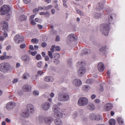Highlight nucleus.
Returning a JSON list of instances; mask_svg holds the SVG:
<instances>
[{
  "instance_id": "nucleus-45",
  "label": "nucleus",
  "mask_w": 125,
  "mask_h": 125,
  "mask_svg": "<svg viewBox=\"0 0 125 125\" xmlns=\"http://www.w3.org/2000/svg\"><path fill=\"white\" fill-rule=\"evenodd\" d=\"M101 117V116H100L99 115H96V116L95 117L94 120H98L100 119Z\"/></svg>"
},
{
  "instance_id": "nucleus-28",
  "label": "nucleus",
  "mask_w": 125,
  "mask_h": 125,
  "mask_svg": "<svg viewBox=\"0 0 125 125\" xmlns=\"http://www.w3.org/2000/svg\"><path fill=\"white\" fill-rule=\"evenodd\" d=\"M82 88L84 91H86L88 90L90 88V86L88 85H85L83 86Z\"/></svg>"
},
{
  "instance_id": "nucleus-18",
  "label": "nucleus",
  "mask_w": 125,
  "mask_h": 125,
  "mask_svg": "<svg viewBox=\"0 0 125 125\" xmlns=\"http://www.w3.org/2000/svg\"><path fill=\"white\" fill-rule=\"evenodd\" d=\"M113 107V105L111 103H107L105 104L104 108L105 110L108 111L111 109Z\"/></svg>"
},
{
  "instance_id": "nucleus-1",
  "label": "nucleus",
  "mask_w": 125,
  "mask_h": 125,
  "mask_svg": "<svg viewBox=\"0 0 125 125\" xmlns=\"http://www.w3.org/2000/svg\"><path fill=\"white\" fill-rule=\"evenodd\" d=\"M13 68L10 64L7 62L1 63L0 64V71L2 73H6L10 71Z\"/></svg>"
},
{
  "instance_id": "nucleus-57",
  "label": "nucleus",
  "mask_w": 125,
  "mask_h": 125,
  "mask_svg": "<svg viewBox=\"0 0 125 125\" xmlns=\"http://www.w3.org/2000/svg\"><path fill=\"white\" fill-rule=\"evenodd\" d=\"M45 60L46 61H48L49 60V58L48 56H46L45 57Z\"/></svg>"
},
{
  "instance_id": "nucleus-35",
  "label": "nucleus",
  "mask_w": 125,
  "mask_h": 125,
  "mask_svg": "<svg viewBox=\"0 0 125 125\" xmlns=\"http://www.w3.org/2000/svg\"><path fill=\"white\" fill-rule=\"evenodd\" d=\"M76 10L77 13L81 16H83L84 15V13L80 10L79 9H77Z\"/></svg>"
},
{
  "instance_id": "nucleus-17",
  "label": "nucleus",
  "mask_w": 125,
  "mask_h": 125,
  "mask_svg": "<svg viewBox=\"0 0 125 125\" xmlns=\"http://www.w3.org/2000/svg\"><path fill=\"white\" fill-rule=\"evenodd\" d=\"M31 88L28 85L25 84L23 86L22 89L23 91L25 92H29L31 90Z\"/></svg>"
},
{
  "instance_id": "nucleus-34",
  "label": "nucleus",
  "mask_w": 125,
  "mask_h": 125,
  "mask_svg": "<svg viewBox=\"0 0 125 125\" xmlns=\"http://www.w3.org/2000/svg\"><path fill=\"white\" fill-rule=\"evenodd\" d=\"M101 15L99 13H96L94 15V17L96 18H98L101 16Z\"/></svg>"
},
{
  "instance_id": "nucleus-36",
  "label": "nucleus",
  "mask_w": 125,
  "mask_h": 125,
  "mask_svg": "<svg viewBox=\"0 0 125 125\" xmlns=\"http://www.w3.org/2000/svg\"><path fill=\"white\" fill-rule=\"evenodd\" d=\"M93 82V80L90 79H87L86 83L89 84H91Z\"/></svg>"
},
{
  "instance_id": "nucleus-56",
  "label": "nucleus",
  "mask_w": 125,
  "mask_h": 125,
  "mask_svg": "<svg viewBox=\"0 0 125 125\" xmlns=\"http://www.w3.org/2000/svg\"><path fill=\"white\" fill-rule=\"evenodd\" d=\"M37 26L38 27V29H41L43 28V26L42 25L40 24H38L37 25Z\"/></svg>"
},
{
  "instance_id": "nucleus-53",
  "label": "nucleus",
  "mask_w": 125,
  "mask_h": 125,
  "mask_svg": "<svg viewBox=\"0 0 125 125\" xmlns=\"http://www.w3.org/2000/svg\"><path fill=\"white\" fill-rule=\"evenodd\" d=\"M41 45L43 47H44L46 46L47 44L45 42H44L42 43Z\"/></svg>"
},
{
  "instance_id": "nucleus-10",
  "label": "nucleus",
  "mask_w": 125,
  "mask_h": 125,
  "mask_svg": "<svg viewBox=\"0 0 125 125\" xmlns=\"http://www.w3.org/2000/svg\"><path fill=\"white\" fill-rule=\"evenodd\" d=\"M85 68L84 67L80 68L78 70L77 73L79 76H83L86 72Z\"/></svg>"
},
{
  "instance_id": "nucleus-60",
  "label": "nucleus",
  "mask_w": 125,
  "mask_h": 125,
  "mask_svg": "<svg viewBox=\"0 0 125 125\" xmlns=\"http://www.w3.org/2000/svg\"><path fill=\"white\" fill-rule=\"evenodd\" d=\"M29 48L31 50H34L33 46L32 45H30L29 46Z\"/></svg>"
},
{
  "instance_id": "nucleus-15",
  "label": "nucleus",
  "mask_w": 125,
  "mask_h": 125,
  "mask_svg": "<svg viewBox=\"0 0 125 125\" xmlns=\"http://www.w3.org/2000/svg\"><path fill=\"white\" fill-rule=\"evenodd\" d=\"M73 83L74 86L78 87L82 85V83L79 79H76L73 80Z\"/></svg>"
},
{
  "instance_id": "nucleus-22",
  "label": "nucleus",
  "mask_w": 125,
  "mask_h": 125,
  "mask_svg": "<svg viewBox=\"0 0 125 125\" xmlns=\"http://www.w3.org/2000/svg\"><path fill=\"white\" fill-rule=\"evenodd\" d=\"M54 78L50 76H46L44 79V81L46 82H52Z\"/></svg>"
},
{
  "instance_id": "nucleus-40",
  "label": "nucleus",
  "mask_w": 125,
  "mask_h": 125,
  "mask_svg": "<svg viewBox=\"0 0 125 125\" xmlns=\"http://www.w3.org/2000/svg\"><path fill=\"white\" fill-rule=\"evenodd\" d=\"M52 54V53L51 51H48V55L51 59L53 58Z\"/></svg>"
},
{
  "instance_id": "nucleus-64",
  "label": "nucleus",
  "mask_w": 125,
  "mask_h": 125,
  "mask_svg": "<svg viewBox=\"0 0 125 125\" xmlns=\"http://www.w3.org/2000/svg\"><path fill=\"white\" fill-rule=\"evenodd\" d=\"M96 97V96L94 94L92 95L91 96V98L92 99H94Z\"/></svg>"
},
{
  "instance_id": "nucleus-7",
  "label": "nucleus",
  "mask_w": 125,
  "mask_h": 125,
  "mask_svg": "<svg viewBox=\"0 0 125 125\" xmlns=\"http://www.w3.org/2000/svg\"><path fill=\"white\" fill-rule=\"evenodd\" d=\"M14 40L15 42H16L17 40H18V43H21L24 41L23 37L22 35L18 34L14 36Z\"/></svg>"
},
{
  "instance_id": "nucleus-13",
  "label": "nucleus",
  "mask_w": 125,
  "mask_h": 125,
  "mask_svg": "<svg viewBox=\"0 0 125 125\" xmlns=\"http://www.w3.org/2000/svg\"><path fill=\"white\" fill-rule=\"evenodd\" d=\"M68 39L71 41H75L77 40V37L73 33L69 34L68 36Z\"/></svg>"
},
{
  "instance_id": "nucleus-19",
  "label": "nucleus",
  "mask_w": 125,
  "mask_h": 125,
  "mask_svg": "<svg viewBox=\"0 0 125 125\" xmlns=\"http://www.w3.org/2000/svg\"><path fill=\"white\" fill-rule=\"evenodd\" d=\"M98 68L99 71L100 72H103L104 69V65L102 62H100L98 63Z\"/></svg>"
},
{
  "instance_id": "nucleus-42",
  "label": "nucleus",
  "mask_w": 125,
  "mask_h": 125,
  "mask_svg": "<svg viewBox=\"0 0 125 125\" xmlns=\"http://www.w3.org/2000/svg\"><path fill=\"white\" fill-rule=\"evenodd\" d=\"M106 49V47L105 46H104L101 47L99 49V51L100 52H104L105 51Z\"/></svg>"
},
{
  "instance_id": "nucleus-9",
  "label": "nucleus",
  "mask_w": 125,
  "mask_h": 125,
  "mask_svg": "<svg viewBox=\"0 0 125 125\" xmlns=\"http://www.w3.org/2000/svg\"><path fill=\"white\" fill-rule=\"evenodd\" d=\"M50 106V104L48 102L43 103L41 106L43 110L45 111L48 110L49 109Z\"/></svg>"
},
{
  "instance_id": "nucleus-23",
  "label": "nucleus",
  "mask_w": 125,
  "mask_h": 125,
  "mask_svg": "<svg viewBox=\"0 0 125 125\" xmlns=\"http://www.w3.org/2000/svg\"><path fill=\"white\" fill-rule=\"evenodd\" d=\"M54 122L56 125H62V121L60 119H55L54 120Z\"/></svg>"
},
{
  "instance_id": "nucleus-30",
  "label": "nucleus",
  "mask_w": 125,
  "mask_h": 125,
  "mask_svg": "<svg viewBox=\"0 0 125 125\" xmlns=\"http://www.w3.org/2000/svg\"><path fill=\"white\" fill-rule=\"evenodd\" d=\"M52 5H50L46 6L44 7V10H48L52 8Z\"/></svg>"
},
{
  "instance_id": "nucleus-44",
  "label": "nucleus",
  "mask_w": 125,
  "mask_h": 125,
  "mask_svg": "<svg viewBox=\"0 0 125 125\" xmlns=\"http://www.w3.org/2000/svg\"><path fill=\"white\" fill-rule=\"evenodd\" d=\"M55 56L54 57V58H55V59H58L60 57V55L58 54H55Z\"/></svg>"
},
{
  "instance_id": "nucleus-6",
  "label": "nucleus",
  "mask_w": 125,
  "mask_h": 125,
  "mask_svg": "<svg viewBox=\"0 0 125 125\" xmlns=\"http://www.w3.org/2000/svg\"><path fill=\"white\" fill-rule=\"evenodd\" d=\"M88 100L86 97H82L79 98L78 101V104L80 106H84L88 103Z\"/></svg>"
},
{
  "instance_id": "nucleus-26",
  "label": "nucleus",
  "mask_w": 125,
  "mask_h": 125,
  "mask_svg": "<svg viewBox=\"0 0 125 125\" xmlns=\"http://www.w3.org/2000/svg\"><path fill=\"white\" fill-rule=\"evenodd\" d=\"M27 18V17L25 15H21L19 18L20 21H22L25 20Z\"/></svg>"
},
{
  "instance_id": "nucleus-20",
  "label": "nucleus",
  "mask_w": 125,
  "mask_h": 125,
  "mask_svg": "<svg viewBox=\"0 0 125 125\" xmlns=\"http://www.w3.org/2000/svg\"><path fill=\"white\" fill-rule=\"evenodd\" d=\"M3 28L2 29V30L5 31H6L8 30V23L6 21H4L2 25Z\"/></svg>"
},
{
  "instance_id": "nucleus-61",
  "label": "nucleus",
  "mask_w": 125,
  "mask_h": 125,
  "mask_svg": "<svg viewBox=\"0 0 125 125\" xmlns=\"http://www.w3.org/2000/svg\"><path fill=\"white\" fill-rule=\"evenodd\" d=\"M68 64H69L70 66H71L72 64V60L71 59H70L68 61Z\"/></svg>"
},
{
  "instance_id": "nucleus-55",
  "label": "nucleus",
  "mask_w": 125,
  "mask_h": 125,
  "mask_svg": "<svg viewBox=\"0 0 125 125\" xmlns=\"http://www.w3.org/2000/svg\"><path fill=\"white\" fill-rule=\"evenodd\" d=\"M49 95V94L47 93H45L44 94V96L46 98L48 97Z\"/></svg>"
},
{
  "instance_id": "nucleus-39",
  "label": "nucleus",
  "mask_w": 125,
  "mask_h": 125,
  "mask_svg": "<svg viewBox=\"0 0 125 125\" xmlns=\"http://www.w3.org/2000/svg\"><path fill=\"white\" fill-rule=\"evenodd\" d=\"M31 41V42L34 43H37L38 42V40L36 39H33Z\"/></svg>"
},
{
  "instance_id": "nucleus-47",
  "label": "nucleus",
  "mask_w": 125,
  "mask_h": 125,
  "mask_svg": "<svg viewBox=\"0 0 125 125\" xmlns=\"http://www.w3.org/2000/svg\"><path fill=\"white\" fill-rule=\"evenodd\" d=\"M33 94L35 95H38L39 94V92L36 90L34 91L33 92Z\"/></svg>"
},
{
  "instance_id": "nucleus-48",
  "label": "nucleus",
  "mask_w": 125,
  "mask_h": 125,
  "mask_svg": "<svg viewBox=\"0 0 125 125\" xmlns=\"http://www.w3.org/2000/svg\"><path fill=\"white\" fill-rule=\"evenodd\" d=\"M60 47L58 46H57L55 48V50L56 51H59L60 50Z\"/></svg>"
},
{
  "instance_id": "nucleus-12",
  "label": "nucleus",
  "mask_w": 125,
  "mask_h": 125,
  "mask_svg": "<svg viewBox=\"0 0 125 125\" xmlns=\"http://www.w3.org/2000/svg\"><path fill=\"white\" fill-rule=\"evenodd\" d=\"M15 106V104L14 102H10L7 104L6 108L7 110H10L12 109Z\"/></svg>"
},
{
  "instance_id": "nucleus-32",
  "label": "nucleus",
  "mask_w": 125,
  "mask_h": 125,
  "mask_svg": "<svg viewBox=\"0 0 125 125\" xmlns=\"http://www.w3.org/2000/svg\"><path fill=\"white\" fill-rule=\"evenodd\" d=\"M89 108L90 110H94L95 108V107L94 104H90L89 105Z\"/></svg>"
},
{
  "instance_id": "nucleus-63",
  "label": "nucleus",
  "mask_w": 125,
  "mask_h": 125,
  "mask_svg": "<svg viewBox=\"0 0 125 125\" xmlns=\"http://www.w3.org/2000/svg\"><path fill=\"white\" fill-rule=\"evenodd\" d=\"M94 102L96 104H98L99 102V100L98 99H96L94 100Z\"/></svg>"
},
{
  "instance_id": "nucleus-50",
  "label": "nucleus",
  "mask_w": 125,
  "mask_h": 125,
  "mask_svg": "<svg viewBox=\"0 0 125 125\" xmlns=\"http://www.w3.org/2000/svg\"><path fill=\"white\" fill-rule=\"evenodd\" d=\"M54 62L56 64H58L60 63V61L58 60L55 59L54 61Z\"/></svg>"
},
{
  "instance_id": "nucleus-25",
  "label": "nucleus",
  "mask_w": 125,
  "mask_h": 125,
  "mask_svg": "<svg viewBox=\"0 0 125 125\" xmlns=\"http://www.w3.org/2000/svg\"><path fill=\"white\" fill-rule=\"evenodd\" d=\"M104 6L102 4L99 3L98 6L96 8V10L97 11H100L103 8Z\"/></svg>"
},
{
  "instance_id": "nucleus-54",
  "label": "nucleus",
  "mask_w": 125,
  "mask_h": 125,
  "mask_svg": "<svg viewBox=\"0 0 125 125\" xmlns=\"http://www.w3.org/2000/svg\"><path fill=\"white\" fill-rule=\"evenodd\" d=\"M5 59V56H0V59L1 60H3Z\"/></svg>"
},
{
  "instance_id": "nucleus-49",
  "label": "nucleus",
  "mask_w": 125,
  "mask_h": 125,
  "mask_svg": "<svg viewBox=\"0 0 125 125\" xmlns=\"http://www.w3.org/2000/svg\"><path fill=\"white\" fill-rule=\"evenodd\" d=\"M55 48V46L54 45H52L51 48H50V50L52 52H53L54 51V48Z\"/></svg>"
},
{
  "instance_id": "nucleus-2",
  "label": "nucleus",
  "mask_w": 125,
  "mask_h": 125,
  "mask_svg": "<svg viewBox=\"0 0 125 125\" xmlns=\"http://www.w3.org/2000/svg\"><path fill=\"white\" fill-rule=\"evenodd\" d=\"M52 109L54 113V116L55 118L59 117L61 118L63 116V114L60 111V109L58 106L56 104H54L52 107Z\"/></svg>"
},
{
  "instance_id": "nucleus-37",
  "label": "nucleus",
  "mask_w": 125,
  "mask_h": 125,
  "mask_svg": "<svg viewBox=\"0 0 125 125\" xmlns=\"http://www.w3.org/2000/svg\"><path fill=\"white\" fill-rule=\"evenodd\" d=\"M42 57L40 54H37L36 57L35 59L37 60H39L41 59Z\"/></svg>"
},
{
  "instance_id": "nucleus-14",
  "label": "nucleus",
  "mask_w": 125,
  "mask_h": 125,
  "mask_svg": "<svg viewBox=\"0 0 125 125\" xmlns=\"http://www.w3.org/2000/svg\"><path fill=\"white\" fill-rule=\"evenodd\" d=\"M27 112H29V113L31 114L33 113L34 109L33 106L31 104H28L27 105Z\"/></svg>"
},
{
  "instance_id": "nucleus-51",
  "label": "nucleus",
  "mask_w": 125,
  "mask_h": 125,
  "mask_svg": "<svg viewBox=\"0 0 125 125\" xmlns=\"http://www.w3.org/2000/svg\"><path fill=\"white\" fill-rule=\"evenodd\" d=\"M24 2L26 4H27L30 3L31 2V0H23Z\"/></svg>"
},
{
  "instance_id": "nucleus-8",
  "label": "nucleus",
  "mask_w": 125,
  "mask_h": 125,
  "mask_svg": "<svg viewBox=\"0 0 125 125\" xmlns=\"http://www.w3.org/2000/svg\"><path fill=\"white\" fill-rule=\"evenodd\" d=\"M42 119L45 123L48 125H50L53 121V118L51 117H43Z\"/></svg>"
},
{
  "instance_id": "nucleus-27",
  "label": "nucleus",
  "mask_w": 125,
  "mask_h": 125,
  "mask_svg": "<svg viewBox=\"0 0 125 125\" xmlns=\"http://www.w3.org/2000/svg\"><path fill=\"white\" fill-rule=\"evenodd\" d=\"M117 121L120 125H124V121L122 118L119 117L117 119Z\"/></svg>"
},
{
  "instance_id": "nucleus-58",
  "label": "nucleus",
  "mask_w": 125,
  "mask_h": 125,
  "mask_svg": "<svg viewBox=\"0 0 125 125\" xmlns=\"http://www.w3.org/2000/svg\"><path fill=\"white\" fill-rule=\"evenodd\" d=\"M31 24L32 25H35L36 24V23L33 20H31Z\"/></svg>"
},
{
  "instance_id": "nucleus-3",
  "label": "nucleus",
  "mask_w": 125,
  "mask_h": 125,
  "mask_svg": "<svg viewBox=\"0 0 125 125\" xmlns=\"http://www.w3.org/2000/svg\"><path fill=\"white\" fill-rule=\"evenodd\" d=\"M58 99L60 101L66 102L68 101L69 100L70 97L67 93H63L59 94Z\"/></svg>"
},
{
  "instance_id": "nucleus-43",
  "label": "nucleus",
  "mask_w": 125,
  "mask_h": 125,
  "mask_svg": "<svg viewBox=\"0 0 125 125\" xmlns=\"http://www.w3.org/2000/svg\"><path fill=\"white\" fill-rule=\"evenodd\" d=\"M40 15H46L48 14V15H49V12H41L40 13Z\"/></svg>"
},
{
  "instance_id": "nucleus-62",
  "label": "nucleus",
  "mask_w": 125,
  "mask_h": 125,
  "mask_svg": "<svg viewBox=\"0 0 125 125\" xmlns=\"http://www.w3.org/2000/svg\"><path fill=\"white\" fill-rule=\"evenodd\" d=\"M60 40L59 36H56V41H59Z\"/></svg>"
},
{
  "instance_id": "nucleus-29",
  "label": "nucleus",
  "mask_w": 125,
  "mask_h": 125,
  "mask_svg": "<svg viewBox=\"0 0 125 125\" xmlns=\"http://www.w3.org/2000/svg\"><path fill=\"white\" fill-rule=\"evenodd\" d=\"M109 123L110 125H115V121L114 119H111L109 121Z\"/></svg>"
},
{
  "instance_id": "nucleus-33",
  "label": "nucleus",
  "mask_w": 125,
  "mask_h": 125,
  "mask_svg": "<svg viewBox=\"0 0 125 125\" xmlns=\"http://www.w3.org/2000/svg\"><path fill=\"white\" fill-rule=\"evenodd\" d=\"M42 64V61H40L37 63L36 66L40 68L41 67Z\"/></svg>"
},
{
  "instance_id": "nucleus-5",
  "label": "nucleus",
  "mask_w": 125,
  "mask_h": 125,
  "mask_svg": "<svg viewBox=\"0 0 125 125\" xmlns=\"http://www.w3.org/2000/svg\"><path fill=\"white\" fill-rule=\"evenodd\" d=\"M10 11V8L9 5H3L0 9V14L1 15H5Z\"/></svg>"
},
{
  "instance_id": "nucleus-38",
  "label": "nucleus",
  "mask_w": 125,
  "mask_h": 125,
  "mask_svg": "<svg viewBox=\"0 0 125 125\" xmlns=\"http://www.w3.org/2000/svg\"><path fill=\"white\" fill-rule=\"evenodd\" d=\"M78 115V113L76 112H74L73 116V118L75 119H76Z\"/></svg>"
},
{
  "instance_id": "nucleus-52",
  "label": "nucleus",
  "mask_w": 125,
  "mask_h": 125,
  "mask_svg": "<svg viewBox=\"0 0 125 125\" xmlns=\"http://www.w3.org/2000/svg\"><path fill=\"white\" fill-rule=\"evenodd\" d=\"M37 52L36 51H35L33 52H32L31 53V54L32 56H34L37 54Z\"/></svg>"
},
{
  "instance_id": "nucleus-16",
  "label": "nucleus",
  "mask_w": 125,
  "mask_h": 125,
  "mask_svg": "<svg viewBox=\"0 0 125 125\" xmlns=\"http://www.w3.org/2000/svg\"><path fill=\"white\" fill-rule=\"evenodd\" d=\"M116 15L114 13H112L108 16V22L109 24L111 23L114 19L116 18Z\"/></svg>"
},
{
  "instance_id": "nucleus-21",
  "label": "nucleus",
  "mask_w": 125,
  "mask_h": 125,
  "mask_svg": "<svg viewBox=\"0 0 125 125\" xmlns=\"http://www.w3.org/2000/svg\"><path fill=\"white\" fill-rule=\"evenodd\" d=\"M21 116L23 117H28L30 115L29 112L26 110L23 111L21 113Z\"/></svg>"
},
{
  "instance_id": "nucleus-46",
  "label": "nucleus",
  "mask_w": 125,
  "mask_h": 125,
  "mask_svg": "<svg viewBox=\"0 0 125 125\" xmlns=\"http://www.w3.org/2000/svg\"><path fill=\"white\" fill-rule=\"evenodd\" d=\"M26 46V45L25 44H22L20 45V47L21 49H23Z\"/></svg>"
},
{
  "instance_id": "nucleus-31",
  "label": "nucleus",
  "mask_w": 125,
  "mask_h": 125,
  "mask_svg": "<svg viewBox=\"0 0 125 125\" xmlns=\"http://www.w3.org/2000/svg\"><path fill=\"white\" fill-rule=\"evenodd\" d=\"M96 115L92 113L89 116V118L92 120H95Z\"/></svg>"
},
{
  "instance_id": "nucleus-24",
  "label": "nucleus",
  "mask_w": 125,
  "mask_h": 125,
  "mask_svg": "<svg viewBox=\"0 0 125 125\" xmlns=\"http://www.w3.org/2000/svg\"><path fill=\"white\" fill-rule=\"evenodd\" d=\"M91 51L90 49H84L82 51V54H89L90 53Z\"/></svg>"
},
{
  "instance_id": "nucleus-59",
  "label": "nucleus",
  "mask_w": 125,
  "mask_h": 125,
  "mask_svg": "<svg viewBox=\"0 0 125 125\" xmlns=\"http://www.w3.org/2000/svg\"><path fill=\"white\" fill-rule=\"evenodd\" d=\"M43 73L42 71H38L37 72V73L38 74H40L41 75Z\"/></svg>"
},
{
  "instance_id": "nucleus-11",
  "label": "nucleus",
  "mask_w": 125,
  "mask_h": 125,
  "mask_svg": "<svg viewBox=\"0 0 125 125\" xmlns=\"http://www.w3.org/2000/svg\"><path fill=\"white\" fill-rule=\"evenodd\" d=\"M30 57L28 55H25L22 56L21 57V60L24 62H30L31 61Z\"/></svg>"
},
{
  "instance_id": "nucleus-4",
  "label": "nucleus",
  "mask_w": 125,
  "mask_h": 125,
  "mask_svg": "<svg viewBox=\"0 0 125 125\" xmlns=\"http://www.w3.org/2000/svg\"><path fill=\"white\" fill-rule=\"evenodd\" d=\"M109 24L106 23L102 24L100 28L101 31L103 34L105 35H108L109 29Z\"/></svg>"
},
{
  "instance_id": "nucleus-41",
  "label": "nucleus",
  "mask_w": 125,
  "mask_h": 125,
  "mask_svg": "<svg viewBox=\"0 0 125 125\" xmlns=\"http://www.w3.org/2000/svg\"><path fill=\"white\" fill-rule=\"evenodd\" d=\"M29 75V74L26 73H24L23 75V78L24 79H26L27 78V77Z\"/></svg>"
}]
</instances>
